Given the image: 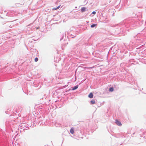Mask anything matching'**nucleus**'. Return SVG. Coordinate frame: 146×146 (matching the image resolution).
<instances>
[{"label": "nucleus", "mask_w": 146, "mask_h": 146, "mask_svg": "<svg viewBox=\"0 0 146 146\" xmlns=\"http://www.w3.org/2000/svg\"><path fill=\"white\" fill-rule=\"evenodd\" d=\"M90 103L92 104H94L95 103V101L94 100H92L90 101Z\"/></svg>", "instance_id": "obj_5"}, {"label": "nucleus", "mask_w": 146, "mask_h": 146, "mask_svg": "<svg viewBox=\"0 0 146 146\" xmlns=\"http://www.w3.org/2000/svg\"><path fill=\"white\" fill-rule=\"evenodd\" d=\"M61 6V5H60L59 6H58L57 8H56V9H58Z\"/></svg>", "instance_id": "obj_13"}, {"label": "nucleus", "mask_w": 146, "mask_h": 146, "mask_svg": "<svg viewBox=\"0 0 146 146\" xmlns=\"http://www.w3.org/2000/svg\"><path fill=\"white\" fill-rule=\"evenodd\" d=\"M92 14H94V15H95L96 14V12H95V11H93L92 13Z\"/></svg>", "instance_id": "obj_12"}, {"label": "nucleus", "mask_w": 146, "mask_h": 146, "mask_svg": "<svg viewBox=\"0 0 146 146\" xmlns=\"http://www.w3.org/2000/svg\"><path fill=\"white\" fill-rule=\"evenodd\" d=\"M113 88L112 87L111 88L109 89V91L111 92H112L113 91Z\"/></svg>", "instance_id": "obj_7"}, {"label": "nucleus", "mask_w": 146, "mask_h": 146, "mask_svg": "<svg viewBox=\"0 0 146 146\" xmlns=\"http://www.w3.org/2000/svg\"><path fill=\"white\" fill-rule=\"evenodd\" d=\"M70 133L72 134H73L74 133V129L73 127L71 128L70 130Z\"/></svg>", "instance_id": "obj_3"}, {"label": "nucleus", "mask_w": 146, "mask_h": 146, "mask_svg": "<svg viewBox=\"0 0 146 146\" xmlns=\"http://www.w3.org/2000/svg\"><path fill=\"white\" fill-rule=\"evenodd\" d=\"M92 67H87V68H85L84 69H86V68H87V69H91L92 68Z\"/></svg>", "instance_id": "obj_10"}, {"label": "nucleus", "mask_w": 146, "mask_h": 146, "mask_svg": "<svg viewBox=\"0 0 146 146\" xmlns=\"http://www.w3.org/2000/svg\"><path fill=\"white\" fill-rule=\"evenodd\" d=\"M78 86H74L73 88L72 89V90H74L76 89H77L78 88Z\"/></svg>", "instance_id": "obj_6"}, {"label": "nucleus", "mask_w": 146, "mask_h": 146, "mask_svg": "<svg viewBox=\"0 0 146 146\" xmlns=\"http://www.w3.org/2000/svg\"><path fill=\"white\" fill-rule=\"evenodd\" d=\"M81 10L82 12H84L85 11L86 8L85 7H82L81 8Z\"/></svg>", "instance_id": "obj_4"}, {"label": "nucleus", "mask_w": 146, "mask_h": 146, "mask_svg": "<svg viewBox=\"0 0 146 146\" xmlns=\"http://www.w3.org/2000/svg\"><path fill=\"white\" fill-rule=\"evenodd\" d=\"M88 97L90 98H92L93 97V95L92 93H90L88 95Z\"/></svg>", "instance_id": "obj_2"}, {"label": "nucleus", "mask_w": 146, "mask_h": 146, "mask_svg": "<svg viewBox=\"0 0 146 146\" xmlns=\"http://www.w3.org/2000/svg\"><path fill=\"white\" fill-rule=\"evenodd\" d=\"M116 123L119 126H121L122 125V124L120 121H118L117 120H116L115 121Z\"/></svg>", "instance_id": "obj_1"}, {"label": "nucleus", "mask_w": 146, "mask_h": 146, "mask_svg": "<svg viewBox=\"0 0 146 146\" xmlns=\"http://www.w3.org/2000/svg\"><path fill=\"white\" fill-rule=\"evenodd\" d=\"M38 59L37 57L35 58V62L38 61Z\"/></svg>", "instance_id": "obj_9"}, {"label": "nucleus", "mask_w": 146, "mask_h": 146, "mask_svg": "<svg viewBox=\"0 0 146 146\" xmlns=\"http://www.w3.org/2000/svg\"><path fill=\"white\" fill-rule=\"evenodd\" d=\"M96 26V24H93L91 26V27L92 28L94 27L95 26Z\"/></svg>", "instance_id": "obj_8"}, {"label": "nucleus", "mask_w": 146, "mask_h": 146, "mask_svg": "<svg viewBox=\"0 0 146 146\" xmlns=\"http://www.w3.org/2000/svg\"><path fill=\"white\" fill-rule=\"evenodd\" d=\"M57 9H56V8H53L52 9L53 10H57Z\"/></svg>", "instance_id": "obj_11"}]
</instances>
